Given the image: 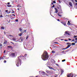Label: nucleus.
<instances>
[{"instance_id": "nucleus-56", "label": "nucleus", "mask_w": 77, "mask_h": 77, "mask_svg": "<svg viewBox=\"0 0 77 77\" xmlns=\"http://www.w3.org/2000/svg\"><path fill=\"white\" fill-rule=\"evenodd\" d=\"M75 2H77V0H75Z\"/></svg>"}, {"instance_id": "nucleus-20", "label": "nucleus", "mask_w": 77, "mask_h": 77, "mask_svg": "<svg viewBox=\"0 0 77 77\" xmlns=\"http://www.w3.org/2000/svg\"><path fill=\"white\" fill-rule=\"evenodd\" d=\"M68 23L69 24V25H71V24L70 23V22H69V21H68Z\"/></svg>"}, {"instance_id": "nucleus-36", "label": "nucleus", "mask_w": 77, "mask_h": 77, "mask_svg": "<svg viewBox=\"0 0 77 77\" xmlns=\"http://www.w3.org/2000/svg\"><path fill=\"white\" fill-rule=\"evenodd\" d=\"M54 44H58V43L57 42H54Z\"/></svg>"}, {"instance_id": "nucleus-28", "label": "nucleus", "mask_w": 77, "mask_h": 77, "mask_svg": "<svg viewBox=\"0 0 77 77\" xmlns=\"http://www.w3.org/2000/svg\"><path fill=\"white\" fill-rule=\"evenodd\" d=\"M65 60H66L65 59L63 60H62V62H65Z\"/></svg>"}, {"instance_id": "nucleus-54", "label": "nucleus", "mask_w": 77, "mask_h": 77, "mask_svg": "<svg viewBox=\"0 0 77 77\" xmlns=\"http://www.w3.org/2000/svg\"><path fill=\"white\" fill-rule=\"evenodd\" d=\"M75 40H77V38H75Z\"/></svg>"}, {"instance_id": "nucleus-60", "label": "nucleus", "mask_w": 77, "mask_h": 77, "mask_svg": "<svg viewBox=\"0 0 77 77\" xmlns=\"http://www.w3.org/2000/svg\"><path fill=\"white\" fill-rule=\"evenodd\" d=\"M59 3H60V1H59Z\"/></svg>"}, {"instance_id": "nucleus-10", "label": "nucleus", "mask_w": 77, "mask_h": 77, "mask_svg": "<svg viewBox=\"0 0 77 77\" xmlns=\"http://www.w3.org/2000/svg\"><path fill=\"white\" fill-rule=\"evenodd\" d=\"M71 46V45H68V46L66 48V49H67V48H69V47H70Z\"/></svg>"}, {"instance_id": "nucleus-61", "label": "nucleus", "mask_w": 77, "mask_h": 77, "mask_svg": "<svg viewBox=\"0 0 77 77\" xmlns=\"http://www.w3.org/2000/svg\"><path fill=\"white\" fill-rule=\"evenodd\" d=\"M51 4H52V5H53V3H51Z\"/></svg>"}, {"instance_id": "nucleus-1", "label": "nucleus", "mask_w": 77, "mask_h": 77, "mask_svg": "<svg viewBox=\"0 0 77 77\" xmlns=\"http://www.w3.org/2000/svg\"><path fill=\"white\" fill-rule=\"evenodd\" d=\"M42 58L43 60H46L48 58V53L46 51H45L42 56Z\"/></svg>"}, {"instance_id": "nucleus-40", "label": "nucleus", "mask_w": 77, "mask_h": 77, "mask_svg": "<svg viewBox=\"0 0 77 77\" xmlns=\"http://www.w3.org/2000/svg\"><path fill=\"white\" fill-rule=\"evenodd\" d=\"M28 37H29L28 36L26 37V39H28Z\"/></svg>"}, {"instance_id": "nucleus-14", "label": "nucleus", "mask_w": 77, "mask_h": 77, "mask_svg": "<svg viewBox=\"0 0 77 77\" xmlns=\"http://www.w3.org/2000/svg\"><path fill=\"white\" fill-rule=\"evenodd\" d=\"M7 43V41L5 40L4 43V44H6Z\"/></svg>"}, {"instance_id": "nucleus-50", "label": "nucleus", "mask_w": 77, "mask_h": 77, "mask_svg": "<svg viewBox=\"0 0 77 77\" xmlns=\"http://www.w3.org/2000/svg\"><path fill=\"white\" fill-rule=\"evenodd\" d=\"M5 52H6V51L5 50L4 51V53H5Z\"/></svg>"}, {"instance_id": "nucleus-49", "label": "nucleus", "mask_w": 77, "mask_h": 77, "mask_svg": "<svg viewBox=\"0 0 77 77\" xmlns=\"http://www.w3.org/2000/svg\"><path fill=\"white\" fill-rule=\"evenodd\" d=\"M12 15H13V16H15V15H14V14H12Z\"/></svg>"}, {"instance_id": "nucleus-58", "label": "nucleus", "mask_w": 77, "mask_h": 77, "mask_svg": "<svg viewBox=\"0 0 77 77\" xmlns=\"http://www.w3.org/2000/svg\"><path fill=\"white\" fill-rule=\"evenodd\" d=\"M11 19H14V17H12V18H11Z\"/></svg>"}, {"instance_id": "nucleus-19", "label": "nucleus", "mask_w": 77, "mask_h": 77, "mask_svg": "<svg viewBox=\"0 0 77 77\" xmlns=\"http://www.w3.org/2000/svg\"><path fill=\"white\" fill-rule=\"evenodd\" d=\"M72 45H75V44L74 43H72Z\"/></svg>"}, {"instance_id": "nucleus-62", "label": "nucleus", "mask_w": 77, "mask_h": 77, "mask_svg": "<svg viewBox=\"0 0 77 77\" xmlns=\"http://www.w3.org/2000/svg\"><path fill=\"white\" fill-rule=\"evenodd\" d=\"M1 59H2V58H1V57H0V60H1Z\"/></svg>"}, {"instance_id": "nucleus-9", "label": "nucleus", "mask_w": 77, "mask_h": 77, "mask_svg": "<svg viewBox=\"0 0 77 77\" xmlns=\"http://www.w3.org/2000/svg\"><path fill=\"white\" fill-rule=\"evenodd\" d=\"M55 13H57L58 12V10L56 8H55Z\"/></svg>"}, {"instance_id": "nucleus-17", "label": "nucleus", "mask_w": 77, "mask_h": 77, "mask_svg": "<svg viewBox=\"0 0 77 77\" xmlns=\"http://www.w3.org/2000/svg\"><path fill=\"white\" fill-rule=\"evenodd\" d=\"M1 29H2V30H5V28L4 27H2Z\"/></svg>"}, {"instance_id": "nucleus-48", "label": "nucleus", "mask_w": 77, "mask_h": 77, "mask_svg": "<svg viewBox=\"0 0 77 77\" xmlns=\"http://www.w3.org/2000/svg\"><path fill=\"white\" fill-rule=\"evenodd\" d=\"M64 41H68V40H64Z\"/></svg>"}, {"instance_id": "nucleus-16", "label": "nucleus", "mask_w": 77, "mask_h": 77, "mask_svg": "<svg viewBox=\"0 0 77 77\" xmlns=\"http://www.w3.org/2000/svg\"><path fill=\"white\" fill-rule=\"evenodd\" d=\"M61 23H62V24H63L64 26H66V23H63V22H61Z\"/></svg>"}, {"instance_id": "nucleus-25", "label": "nucleus", "mask_w": 77, "mask_h": 77, "mask_svg": "<svg viewBox=\"0 0 77 77\" xmlns=\"http://www.w3.org/2000/svg\"><path fill=\"white\" fill-rule=\"evenodd\" d=\"M20 31H22V29L21 28H20L19 29Z\"/></svg>"}, {"instance_id": "nucleus-33", "label": "nucleus", "mask_w": 77, "mask_h": 77, "mask_svg": "<svg viewBox=\"0 0 77 77\" xmlns=\"http://www.w3.org/2000/svg\"><path fill=\"white\" fill-rule=\"evenodd\" d=\"M76 37H77V36L76 35H74V38H76Z\"/></svg>"}, {"instance_id": "nucleus-39", "label": "nucleus", "mask_w": 77, "mask_h": 77, "mask_svg": "<svg viewBox=\"0 0 77 77\" xmlns=\"http://www.w3.org/2000/svg\"><path fill=\"white\" fill-rule=\"evenodd\" d=\"M10 13H11V11L8 12H7V13L8 14H10Z\"/></svg>"}, {"instance_id": "nucleus-64", "label": "nucleus", "mask_w": 77, "mask_h": 77, "mask_svg": "<svg viewBox=\"0 0 77 77\" xmlns=\"http://www.w3.org/2000/svg\"><path fill=\"white\" fill-rule=\"evenodd\" d=\"M35 77H38V76H36Z\"/></svg>"}, {"instance_id": "nucleus-18", "label": "nucleus", "mask_w": 77, "mask_h": 77, "mask_svg": "<svg viewBox=\"0 0 77 77\" xmlns=\"http://www.w3.org/2000/svg\"><path fill=\"white\" fill-rule=\"evenodd\" d=\"M23 31V33H24V32H26V30H24V31Z\"/></svg>"}, {"instance_id": "nucleus-42", "label": "nucleus", "mask_w": 77, "mask_h": 77, "mask_svg": "<svg viewBox=\"0 0 77 77\" xmlns=\"http://www.w3.org/2000/svg\"><path fill=\"white\" fill-rule=\"evenodd\" d=\"M6 60H4V63H6Z\"/></svg>"}, {"instance_id": "nucleus-27", "label": "nucleus", "mask_w": 77, "mask_h": 77, "mask_svg": "<svg viewBox=\"0 0 77 77\" xmlns=\"http://www.w3.org/2000/svg\"><path fill=\"white\" fill-rule=\"evenodd\" d=\"M52 53H55V52L54 51H52Z\"/></svg>"}, {"instance_id": "nucleus-21", "label": "nucleus", "mask_w": 77, "mask_h": 77, "mask_svg": "<svg viewBox=\"0 0 77 77\" xmlns=\"http://www.w3.org/2000/svg\"><path fill=\"white\" fill-rule=\"evenodd\" d=\"M17 8H20V7H21V6H20V5H18L17 6Z\"/></svg>"}, {"instance_id": "nucleus-3", "label": "nucleus", "mask_w": 77, "mask_h": 77, "mask_svg": "<svg viewBox=\"0 0 77 77\" xmlns=\"http://www.w3.org/2000/svg\"><path fill=\"white\" fill-rule=\"evenodd\" d=\"M6 36L8 38L10 39L11 40H13L14 42H17L18 41V40H17V38L14 37L13 36L8 35H7Z\"/></svg>"}, {"instance_id": "nucleus-47", "label": "nucleus", "mask_w": 77, "mask_h": 77, "mask_svg": "<svg viewBox=\"0 0 77 77\" xmlns=\"http://www.w3.org/2000/svg\"><path fill=\"white\" fill-rule=\"evenodd\" d=\"M11 13H12V14H14V11H13V12H11Z\"/></svg>"}, {"instance_id": "nucleus-2", "label": "nucleus", "mask_w": 77, "mask_h": 77, "mask_svg": "<svg viewBox=\"0 0 77 77\" xmlns=\"http://www.w3.org/2000/svg\"><path fill=\"white\" fill-rule=\"evenodd\" d=\"M24 57L22 56H20L18 57V59L17 60L16 62V66H19L20 65H21V64H20V63L21 62V60L20 58H23Z\"/></svg>"}, {"instance_id": "nucleus-44", "label": "nucleus", "mask_w": 77, "mask_h": 77, "mask_svg": "<svg viewBox=\"0 0 77 77\" xmlns=\"http://www.w3.org/2000/svg\"><path fill=\"white\" fill-rule=\"evenodd\" d=\"M7 4H8V5H10V2H8Z\"/></svg>"}, {"instance_id": "nucleus-11", "label": "nucleus", "mask_w": 77, "mask_h": 77, "mask_svg": "<svg viewBox=\"0 0 77 77\" xmlns=\"http://www.w3.org/2000/svg\"><path fill=\"white\" fill-rule=\"evenodd\" d=\"M69 5H70V6H72V3H71V2H69Z\"/></svg>"}, {"instance_id": "nucleus-34", "label": "nucleus", "mask_w": 77, "mask_h": 77, "mask_svg": "<svg viewBox=\"0 0 77 77\" xmlns=\"http://www.w3.org/2000/svg\"><path fill=\"white\" fill-rule=\"evenodd\" d=\"M53 2L54 3H56V1H54Z\"/></svg>"}, {"instance_id": "nucleus-31", "label": "nucleus", "mask_w": 77, "mask_h": 77, "mask_svg": "<svg viewBox=\"0 0 77 77\" xmlns=\"http://www.w3.org/2000/svg\"><path fill=\"white\" fill-rule=\"evenodd\" d=\"M18 21V19H16L15 20V21H16V22H17V21Z\"/></svg>"}, {"instance_id": "nucleus-46", "label": "nucleus", "mask_w": 77, "mask_h": 77, "mask_svg": "<svg viewBox=\"0 0 77 77\" xmlns=\"http://www.w3.org/2000/svg\"><path fill=\"white\" fill-rule=\"evenodd\" d=\"M27 56V54H25V55H24V56L25 57H26V56Z\"/></svg>"}, {"instance_id": "nucleus-15", "label": "nucleus", "mask_w": 77, "mask_h": 77, "mask_svg": "<svg viewBox=\"0 0 77 77\" xmlns=\"http://www.w3.org/2000/svg\"><path fill=\"white\" fill-rule=\"evenodd\" d=\"M61 74H63V72L64 71L63 70H61Z\"/></svg>"}, {"instance_id": "nucleus-43", "label": "nucleus", "mask_w": 77, "mask_h": 77, "mask_svg": "<svg viewBox=\"0 0 77 77\" xmlns=\"http://www.w3.org/2000/svg\"><path fill=\"white\" fill-rule=\"evenodd\" d=\"M0 17H3V16H2V15H1L0 16Z\"/></svg>"}, {"instance_id": "nucleus-63", "label": "nucleus", "mask_w": 77, "mask_h": 77, "mask_svg": "<svg viewBox=\"0 0 77 77\" xmlns=\"http://www.w3.org/2000/svg\"><path fill=\"white\" fill-rule=\"evenodd\" d=\"M11 43H12V42H11Z\"/></svg>"}, {"instance_id": "nucleus-41", "label": "nucleus", "mask_w": 77, "mask_h": 77, "mask_svg": "<svg viewBox=\"0 0 77 77\" xmlns=\"http://www.w3.org/2000/svg\"><path fill=\"white\" fill-rule=\"evenodd\" d=\"M74 42H75V43H77V40L75 41Z\"/></svg>"}, {"instance_id": "nucleus-26", "label": "nucleus", "mask_w": 77, "mask_h": 77, "mask_svg": "<svg viewBox=\"0 0 77 77\" xmlns=\"http://www.w3.org/2000/svg\"><path fill=\"white\" fill-rule=\"evenodd\" d=\"M55 65H56L57 66H59V65H58V64L56 63H55Z\"/></svg>"}, {"instance_id": "nucleus-35", "label": "nucleus", "mask_w": 77, "mask_h": 77, "mask_svg": "<svg viewBox=\"0 0 77 77\" xmlns=\"http://www.w3.org/2000/svg\"><path fill=\"white\" fill-rule=\"evenodd\" d=\"M75 41V40L74 39H73L72 40V42L73 41Z\"/></svg>"}, {"instance_id": "nucleus-37", "label": "nucleus", "mask_w": 77, "mask_h": 77, "mask_svg": "<svg viewBox=\"0 0 77 77\" xmlns=\"http://www.w3.org/2000/svg\"><path fill=\"white\" fill-rule=\"evenodd\" d=\"M54 5H53L52 6V8H54Z\"/></svg>"}, {"instance_id": "nucleus-52", "label": "nucleus", "mask_w": 77, "mask_h": 77, "mask_svg": "<svg viewBox=\"0 0 77 77\" xmlns=\"http://www.w3.org/2000/svg\"><path fill=\"white\" fill-rule=\"evenodd\" d=\"M54 63H56V61L55 60H54Z\"/></svg>"}, {"instance_id": "nucleus-45", "label": "nucleus", "mask_w": 77, "mask_h": 77, "mask_svg": "<svg viewBox=\"0 0 77 77\" xmlns=\"http://www.w3.org/2000/svg\"><path fill=\"white\" fill-rule=\"evenodd\" d=\"M68 39L69 40V41H71V39H70V38H68Z\"/></svg>"}, {"instance_id": "nucleus-12", "label": "nucleus", "mask_w": 77, "mask_h": 77, "mask_svg": "<svg viewBox=\"0 0 77 77\" xmlns=\"http://www.w3.org/2000/svg\"><path fill=\"white\" fill-rule=\"evenodd\" d=\"M57 14L60 17H62V16L61 15H60V14L59 13H58Z\"/></svg>"}, {"instance_id": "nucleus-59", "label": "nucleus", "mask_w": 77, "mask_h": 77, "mask_svg": "<svg viewBox=\"0 0 77 77\" xmlns=\"http://www.w3.org/2000/svg\"><path fill=\"white\" fill-rule=\"evenodd\" d=\"M75 5H77V3H76L75 4Z\"/></svg>"}, {"instance_id": "nucleus-7", "label": "nucleus", "mask_w": 77, "mask_h": 77, "mask_svg": "<svg viewBox=\"0 0 77 77\" xmlns=\"http://www.w3.org/2000/svg\"><path fill=\"white\" fill-rule=\"evenodd\" d=\"M64 35H69V31H67L65 32Z\"/></svg>"}, {"instance_id": "nucleus-51", "label": "nucleus", "mask_w": 77, "mask_h": 77, "mask_svg": "<svg viewBox=\"0 0 77 77\" xmlns=\"http://www.w3.org/2000/svg\"><path fill=\"white\" fill-rule=\"evenodd\" d=\"M57 21H60V20H59V19H58L57 20Z\"/></svg>"}, {"instance_id": "nucleus-13", "label": "nucleus", "mask_w": 77, "mask_h": 77, "mask_svg": "<svg viewBox=\"0 0 77 77\" xmlns=\"http://www.w3.org/2000/svg\"><path fill=\"white\" fill-rule=\"evenodd\" d=\"M7 6H8V8H10V7H11V6H12V5H7Z\"/></svg>"}, {"instance_id": "nucleus-6", "label": "nucleus", "mask_w": 77, "mask_h": 77, "mask_svg": "<svg viewBox=\"0 0 77 77\" xmlns=\"http://www.w3.org/2000/svg\"><path fill=\"white\" fill-rule=\"evenodd\" d=\"M67 76L68 77H73V74L72 73H71L67 75Z\"/></svg>"}, {"instance_id": "nucleus-29", "label": "nucleus", "mask_w": 77, "mask_h": 77, "mask_svg": "<svg viewBox=\"0 0 77 77\" xmlns=\"http://www.w3.org/2000/svg\"><path fill=\"white\" fill-rule=\"evenodd\" d=\"M54 48H55L56 49V48H57V47L55 46L54 47Z\"/></svg>"}, {"instance_id": "nucleus-30", "label": "nucleus", "mask_w": 77, "mask_h": 77, "mask_svg": "<svg viewBox=\"0 0 77 77\" xmlns=\"http://www.w3.org/2000/svg\"><path fill=\"white\" fill-rule=\"evenodd\" d=\"M5 11L6 12H7L8 13V10H6Z\"/></svg>"}, {"instance_id": "nucleus-32", "label": "nucleus", "mask_w": 77, "mask_h": 77, "mask_svg": "<svg viewBox=\"0 0 77 77\" xmlns=\"http://www.w3.org/2000/svg\"><path fill=\"white\" fill-rule=\"evenodd\" d=\"M23 41H24V39H22L21 40V41H22V42H23Z\"/></svg>"}, {"instance_id": "nucleus-22", "label": "nucleus", "mask_w": 77, "mask_h": 77, "mask_svg": "<svg viewBox=\"0 0 77 77\" xmlns=\"http://www.w3.org/2000/svg\"><path fill=\"white\" fill-rule=\"evenodd\" d=\"M66 44L67 45H70L71 44V43H67Z\"/></svg>"}, {"instance_id": "nucleus-55", "label": "nucleus", "mask_w": 77, "mask_h": 77, "mask_svg": "<svg viewBox=\"0 0 77 77\" xmlns=\"http://www.w3.org/2000/svg\"><path fill=\"white\" fill-rule=\"evenodd\" d=\"M19 9H20L19 8H17V10H18V11H19Z\"/></svg>"}, {"instance_id": "nucleus-53", "label": "nucleus", "mask_w": 77, "mask_h": 77, "mask_svg": "<svg viewBox=\"0 0 77 77\" xmlns=\"http://www.w3.org/2000/svg\"><path fill=\"white\" fill-rule=\"evenodd\" d=\"M4 35H6V32H4Z\"/></svg>"}, {"instance_id": "nucleus-57", "label": "nucleus", "mask_w": 77, "mask_h": 77, "mask_svg": "<svg viewBox=\"0 0 77 77\" xmlns=\"http://www.w3.org/2000/svg\"><path fill=\"white\" fill-rule=\"evenodd\" d=\"M0 46H2V45H0Z\"/></svg>"}, {"instance_id": "nucleus-23", "label": "nucleus", "mask_w": 77, "mask_h": 77, "mask_svg": "<svg viewBox=\"0 0 77 77\" xmlns=\"http://www.w3.org/2000/svg\"><path fill=\"white\" fill-rule=\"evenodd\" d=\"M8 48H12V46H8L7 47Z\"/></svg>"}, {"instance_id": "nucleus-24", "label": "nucleus", "mask_w": 77, "mask_h": 77, "mask_svg": "<svg viewBox=\"0 0 77 77\" xmlns=\"http://www.w3.org/2000/svg\"><path fill=\"white\" fill-rule=\"evenodd\" d=\"M48 74H51V72L50 71H48Z\"/></svg>"}, {"instance_id": "nucleus-4", "label": "nucleus", "mask_w": 77, "mask_h": 77, "mask_svg": "<svg viewBox=\"0 0 77 77\" xmlns=\"http://www.w3.org/2000/svg\"><path fill=\"white\" fill-rule=\"evenodd\" d=\"M39 74H45V75H47L46 74V73L45 72L43 71H39Z\"/></svg>"}, {"instance_id": "nucleus-8", "label": "nucleus", "mask_w": 77, "mask_h": 77, "mask_svg": "<svg viewBox=\"0 0 77 77\" xmlns=\"http://www.w3.org/2000/svg\"><path fill=\"white\" fill-rule=\"evenodd\" d=\"M21 33H20L19 34V36H22V35H23V31H22L21 32Z\"/></svg>"}, {"instance_id": "nucleus-5", "label": "nucleus", "mask_w": 77, "mask_h": 77, "mask_svg": "<svg viewBox=\"0 0 77 77\" xmlns=\"http://www.w3.org/2000/svg\"><path fill=\"white\" fill-rule=\"evenodd\" d=\"M17 52H15V53H12L11 54V56H12L13 57H14L15 55H17Z\"/></svg>"}, {"instance_id": "nucleus-38", "label": "nucleus", "mask_w": 77, "mask_h": 77, "mask_svg": "<svg viewBox=\"0 0 77 77\" xmlns=\"http://www.w3.org/2000/svg\"><path fill=\"white\" fill-rule=\"evenodd\" d=\"M59 8H61V6L60 5H59Z\"/></svg>"}]
</instances>
